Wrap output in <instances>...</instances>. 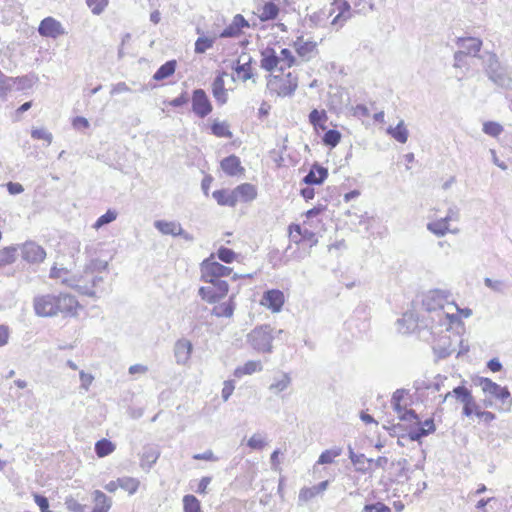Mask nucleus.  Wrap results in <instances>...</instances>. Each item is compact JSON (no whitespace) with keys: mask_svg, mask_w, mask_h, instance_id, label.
I'll use <instances>...</instances> for the list:
<instances>
[{"mask_svg":"<svg viewBox=\"0 0 512 512\" xmlns=\"http://www.w3.org/2000/svg\"><path fill=\"white\" fill-rule=\"evenodd\" d=\"M78 306L76 298L66 293L39 295L33 300L34 311L40 317H53L58 314L73 316Z\"/></svg>","mask_w":512,"mask_h":512,"instance_id":"nucleus-1","label":"nucleus"},{"mask_svg":"<svg viewBox=\"0 0 512 512\" xmlns=\"http://www.w3.org/2000/svg\"><path fill=\"white\" fill-rule=\"evenodd\" d=\"M449 297V292L445 290H431L423 298L422 304L426 311L437 312V316L439 317L440 322L442 316H445L452 321L455 316H450V312L444 311L445 306L450 304Z\"/></svg>","mask_w":512,"mask_h":512,"instance_id":"nucleus-2","label":"nucleus"},{"mask_svg":"<svg viewBox=\"0 0 512 512\" xmlns=\"http://www.w3.org/2000/svg\"><path fill=\"white\" fill-rule=\"evenodd\" d=\"M272 328L270 325H261L255 327L247 334V343L257 352H272Z\"/></svg>","mask_w":512,"mask_h":512,"instance_id":"nucleus-3","label":"nucleus"},{"mask_svg":"<svg viewBox=\"0 0 512 512\" xmlns=\"http://www.w3.org/2000/svg\"><path fill=\"white\" fill-rule=\"evenodd\" d=\"M478 385L485 394H489L501 402L502 410L509 411L511 409L512 397L507 387H502L491 379L484 377L479 378Z\"/></svg>","mask_w":512,"mask_h":512,"instance_id":"nucleus-4","label":"nucleus"},{"mask_svg":"<svg viewBox=\"0 0 512 512\" xmlns=\"http://www.w3.org/2000/svg\"><path fill=\"white\" fill-rule=\"evenodd\" d=\"M232 269L214 260L213 255L201 263V278L205 282H215L221 277L228 276Z\"/></svg>","mask_w":512,"mask_h":512,"instance_id":"nucleus-5","label":"nucleus"},{"mask_svg":"<svg viewBox=\"0 0 512 512\" xmlns=\"http://www.w3.org/2000/svg\"><path fill=\"white\" fill-rule=\"evenodd\" d=\"M154 227L164 235L180 236L188 242L194 240L193 235L183 230L181 224L176 221L157 220Z\"/></svg>","mask_w":512,"mask_h":512,"instance_id":"nucleus-6","label":"nucleus"},{"mask_svg":"<svg viewBox=\"0 0 512 512\" xmlns=\"http://www.w3.org/2000/svg\"><path fill=\"white\" fill-rule=\"evenodd\" d=\"M192 110L200 118H204L211 113L212 104L203 89H195L193 91Z\"/></svg>","mask_w":512,"mask_h":512,"instance_id":"nucleus-7","label":"nucleus"},{"mask_svg":"<svg viewBox=\"0 0 512 512\" xmlns=\"http://www.w3.org/2000/svg\"><path fill=\"white\" fill-rule=\"evenodd\" d=\"M38 32L43 37L57 38L65 34L62 24L53 17L44 18L38 27Z\"/></svg>","mask_w":512,"mask_h":512,"instance_id":"nucleus-8","label":"nucleus"},{"mask_svg":"<svg viewBox=\"0 0 512 512\" xmlns=\"http://www.w3.org/2000/svg\"><path fill=\"white\" fill-rule=\"evenodd\" d=\"M22 258L29 263L42 262L46 257L45 250L35 242H26L21 248Z\"/></svg>","mask_w":512,"mask_h":512,"instance_id":"nucleus-9","label":"nucleus"},{"mask_svg":"<svg viewBox=\"0 0 512 512\" xmlns=\"http://www.w3.org/2000/svg\"><path fill=\"white\" fill-rule=\"evenodd\" d=\"M495 85L506 90V97H512V77L504 68L500 70H491L488 77Z\"/></svg>","mask_w":512,"mask_h":512,"instance_id":"nucleus-10","label":"nucleus"},{"mask_svg":"<svg viewBox=\"0 0 512 512\" xmlns=\"http://www.w3.org/2000/svg\"><path fill=\"white\" fill-rule=\"evenodd\" d=\"M262 304L267 306L272 312H279L284 304V294L277 289L268 290L264 293Z\"/></svg>","mask_w":512,"mask_h":512,"instance_id":"nucleus-11","label":"nucleus"},{"mask_svg":"<svg viewBox=\"0 0 512 512\" xmlns=\"http://www.w3.org/2000/svg\"><path fill=\"white\" fill-rule=\"evenodd\" d=\"M192 349L193 345L189 340L182 338L176 341L174 345V356L176 362L181 365L186 364L191 357Z\"/></svg>","mask_w":512,"mask_h":512,"instance_id":"nucleus-12","label":"nucleus"},{"mask_svg":"<svg viewBox=\"0 0 512 512\" xmlns=\"http://www.w3.org/2000/svg\"><path fill=\"white\" fill-rule=\"evenodd\" d=\"M246 27H249L248 21L241 14H237L234 16L232 22L220 33V37H237L241 34L242 29Z\"/></svg>","mask_w":512,"mask_h":512,"instance_id":"nucleus-13","label":"nucleus"},{"mask_svg":"<svg viewBox=\"0 0 512 512\" xmlns=\"http://www.w3.org/2000/svg\"><path fill=\"white\" fill-rule=\"evenodd\" d=\"M328 176V170L323 166L314 164L310 171L304 176L303 182L308 185H320Z\"/></svg>","mask_w":512,"mask_h":512,"instance_id":"nucleus-14","label":"nucleus"},{"mask_svg":"<svg viewBox=\"0 0 512 512\" xmlns=\"http://www.w3.org/2000/svg\"><path fill=\"white\" fill-rule=\"evenodd\" d=\"M225 72L218 74L212 83V93L214 98L219 104H225L227 102V90L225 89L224 76Z\"/></svg>","mask_w":512,"mask_h":512,"instance_id":"nucleus-15","label":"nucleus"},{"mask_svg":"<svg viewBox=\"0 0 512 512\" xmlns=\"http://www.w3.org/2000/svg\"><path fill=\"white\" fill-rule=\"evenodd\" d=\"M261 68L268 72L279 69V59L273 48H265L261 51Z\"/></svg>","mask_w":512,"mask_h":512,"instance_id":"nucleus-16","label":"nucleus"},{"mask_svg":"<svg viewBox=\"0 0 512 512\" xmlns=\"http://www.w3.org/2000/svg\"><path fill=\"white\" fill-rule=\"evenodd\" d=\"M457 45L467 55L476 56L478 52L481 50L482 41L474 37H463L457 39Z\"/></svg>","mask_w":512,"mask_h":512,"instance_id":"nucleus-17","label":"nucleus"},{"mask_svg":"<svg viewBox=\"0 0 512 512\" xmlns=\"http://www.w3.org/2000/svg\"><path fill=\"white\" fill-rule=\"evenodd\" d=\"M329 481L325 480L313 487H304L300 490L298 499L300 502H308L318 494L327 490Z\"/></svg>","mask_w":512,"mask_h":512,"instance_id":"nucleus-18","label":"nucleus"},{"mask_svg":"<svg viewBox=\"0 0 512 512\" xmlns=\"http://www.w3.org/2000/svg\"><path fill=\"white\" fill-rule=\"evenodd\" d=\"M433 352L439 359H444L455 352V348L451 346L449 336H441L433 345Z\"/></svg>","mask_w":512,"mask_h":512,"instance_id":"nucleus-19","label":"nucleus"},{"mask_svg":"<svg viewBox=\"0 0 512 512\" xmlns=\"http://www.w3.org/2000/svg\"><path fill=\"white\" fill-rule=\"evenodd\" d=\"M221 168L229 176H236L244 170L243 167H241L239 157L236 155L225 157L221 161Z\"/></svg>","mask_w":512,"mask_h":512,"instance_id":"nucleus-20","label":"nucleus"},{"mask_svg":"<svg viewBox=\"0 0 512 512\" xmlns=\"http://www.w3.org/2000/svg\"><path fill=\"white\" fill-rule=\"evenodd\" d=\"M292 379L286 372H281L279 376L273 378V382L269 385L268 389L273 394H279L285 391L291 385Z\"/></svg>","mask_w":512,"mask_h":512,"instance_id":"nucleus-21","label":"nucleus"},{"mask_svg":"<svg viewBox=\"0 0 512 512\" xmlns=\"http://www.w3.org/2000/svg\"><path fill=\"white\" fill-rule=\"evenodd\" d=\"M251 62L252 58L249 55L243 53L239 56L237 65L233 68L236 71V73H243V81H247L251 79L253 76L251 72Z\"/></svg>","mask_w":512,"mask_h":512,"instance_id":"nucleus-22","label":"nucleus"},{"mask_svg":"<svg viewBox=\"0 0 512 512\" xmlns=\"http://www.w3.org/2000/svg\"><path fill=\"white\" fill-rule=\"evenodd\" d=\"M234 193L238 201L248 202L255 199L257 192L252 184L244 183L234 189Z\"/></svg>","mask_w":512,"mask_h":512,"instance_id":"nucleus-23","label":"nucleus"},{"mask_svg":"<svg viewBox=\"0 0 512 512\" xmlns=\"http://www.w3.org/2000/svg\"><path fill=\"white\" fill-rule=\"evenodd\" d=\"M212 196L216 200V202L221 206L234 207L237 204V199L234 190H216L213 192Z\"/></svg>","mask_w":512,"mask_h":512,"instance_id":"nucleus-24","label":"nucleus"},{"mask_svg":"<svg viewBox=\"0 0 512 512\" xmlns=\"http://www.w3.org/2000/svg\"><path fill=\"white\" fill-rule=\"evenodd\" d=\"M234 296H231L227 302L220 303L213 307L211 314L216 317L230 318L235 310Z\"/></svg>","mask_w":512,"mask_h":512,"instance_id":"nucleus-25","label":"nucleus"},{"mask_svg":"<svg viewBox=\"0 0 512 512\" xmlns=\"http://www.w3.org/2000/svg\"><path fill=\"white\" fill-rule=\"evenodd\" d=\"M94 508L97 512H108L112 506V499L106 496L102 491L93 492Z\"/></svg>","mask_w":512,"mask_h":512,"instance_id":"nucleus-26","label":"nucleus"},{"mask_svg":"<svg viewBox=\"0 0 512 512\" xmlns=\"http://www.w3.org/2000/svg\"><path fill=\"white\" fill-rule=\"evenodd\" d=\"M160 451L153 446L144 447L141 455V466L150 469L158 460Z\"/></svg>","mask_w":512,"mask_h":512,"instance_id":"nucleus-27","label":"nucleus"},{"mask_svg":"<svg viewBox=\"0 0 512 512\" xmlns=\"http://www.w3.org/2000/svg\"><path fill=\"white\" fill-rule=\"evenodd\" d=\"M62 283L77 290L79 293L83 295H87L89 297L95 296V291L92 285L88 284H80L79 280L75 278H63Z\"/></svg>","mask_w":512,"mask_h":512,"instance_id":"nucleus-28","label":"nucleus"},{"mask_svg":"<svg viewBox=\"0 0 512 512\" xmlns=\"http://www.w3.org/2000/svg\"><path fill=\"white\" fill-rule=\"evenodd\" d=\"M349 459L356 466V471L365 473L367 471L366 463L373 462L372 459H368L364 454H356L353 448L348 446Z\"/></svg>","mask_w":512,"mask_h":512,"instance_id":"nucleus-29","label":"nucleus"},{"mask_svg":"<svg viewBox=\"0 0 512 512\" xmlns=\"http://www.w3.org/2000/svg\"><path fill=\"white\" fill-rule=\"evenodd\" d=\"M294 47L301 57L309 59L316 49V43L313 41H304L303 38L300 37L294 42Z\"/></svg>","mask_w":512,"mask_h":512,"instance_id":"nucleus-30","label":"nucleus"},{"mask_svg":"<svg viewBox=\"0 0 512 512\" xmlns=\"http://www.w3.org/2000/svg\"><path fill=\"white\" fill-rule=\"evenodd\" d=\"M387 133L396 141L402 144L407 142L409 136V132L405 127L403 120H401L396 127H388Z\"/></svg>","mask_w":512,"mask_h":512,"instance_id":"nucleus-31","label":"nucleus"},{"mask_svg":"<svg viewBox=\"0 0 512 512\" xmlns=\"http://www.w3.org/2000/svg\"><path fill=\"white\" fill-rule=\"evenodd\" d=\"M176 60H169L161 65L153 75V79L156 81L164 80L174 74L176 69Z\"/></svg>","mask_w":512,"mask_h":512,"instance_id":"nucleus-32","label":"nucleus"},{"mask_svg":"<svg viewBox=\"0 0 512 512\" xmlns=\"http://www.w3.org/2000/svg\"><path fill=\"white\" fill-rule=\"evenodd\" d=\"M262 369L263 366L260 361L250 360L247 361L243 366L236 368L234 374L236 377H241L243 375H251L255 372H260Z\"/></svg>","mask_w":512,"mask_h":512,"instance_id":"nucleus-33","label":"nucleus"},{"mask_svg":"<svg viewBox=\"0 0 512 512\" xmlns=\"http://www.w3.org/2000/svg\"><path fill=\"white\" fill-rule=\"evenodd\" d=\"M15 81V89L18 91L31 89L39 78L35 73H30L22 77L13 78Z\"/></svg>","mask_w":512,"mask_h":512,"instance_id":"nucleus-34","label":"nucleus"},{"mask_svg":"<svg viewBox=\"0 0 512 512\" xmlns=\"http://www.w3.org/2000/svg\"><path fill=\"white\" fill-rule=\"evenodd\" d=\"M451 396L456 397V399H458L461 403L471 401L473 398L470 390H468L465 386H458L452 391L446 393L443 401H446Z\"/></svg>","mask_w":512,"mask_h":512,"instance_id":"nucleus-35","label":"nucleus"},{"mask_svg":"<svg viewBox=\"0 0 512 512\" xmlns=\"http://www.w3.org/2000/svg\"><path fill=\"white\" fill-rule=\"evenodd\" d=\"M115 444L108 439H101L95 444V453L98 457H105L115 450Z\"/></svg>","mask_w":512,"mask_h":512,"instance_id":"nucleus-36","label":"nucleus"},{"mask_svg":"<svg viewBox=\"0 0 512 512\" xmlns=\"http://www.w3.org/2000/svg\"><path fill=\"white\" fill-rule=\"evenodd\" d=\"M119 487L127 491L130 495L137 492L140 481L133 477H122L118 478Z\"/></svg>","mask_w":512,"mask_h":512,"instance_id":"nucleus-37","label":"nucleus"},{"mask_svg":"<svg viewBox=\"0 0 512 512\" xmlns=\"http://www.w3.org/2000/svg\"><path fill=\"white\" fill-rule=\"evenodd\" d=\"M427 229L436 236H444L447 232H449L448 221L447 219L442 218L440 220L428 223Z\"/></svg>","mask_w":512,"mask_h":512,"instance_id":"nucleus-38","label":"nucleus"},{"mask_svg":"<svg viewBox=\"0 0 512 512\" xmlns=\"http://www.w3.org/2000/svg\"><path fill=\"white\" fill-rule=\"evenodd\" d=\"M211 131L217 137L232 138L233 136L229 129V124L225 121H214L211 126Z\"/></svg>","mask_w":512,"mask_h":512,"instance_id":"nucleus-39","label":"nucleus"},{"mask_svg":"<svg viewBox=\"0 0 512 512\" xmlns=\"http://www.w3.org/2000/svg\"><path fill=\"white\" fill-rule=\"evenodd\" d=\"M327 120V115L325 111H318L317 109H313L309 114V121L315 128L326 129L325 122Z\"/></svg>","mask_w":512,"mask_h":512,"instance_id":"nucleus-40","label":"nucleus"},{"mask_svg":"<svg viewBox=\"0 0 512 512\" xmlns=\"http://www.w3.org/2000/svg\"><path fill=\"white\" fill-rule=\"evenodd\" d=\"M267 445V437L263 433H254L247 441V446L253 450H262Z\"/></svg>","mask_w":512,"mask_h":512,"instance_id":"nucleus-41","label":"nucleus"},{"mask_svg":"<svg viewBox=\"0 0 512 512\" xmlns=\"http://www.w3.org/2000/svg\"><path fill=\"white\" fill-rule=\"evenodd\" d=\"M279 59V70L284 71L286 68H290L294 62L295 58L292 55L291 51L287 48H284L280 51V55H277Z\"/></svg>","mask_w":512,"mask_h":512,"instance_id":"nucleus-42","label":"nucleus"},{"mask_svg":"<svg viewBox=\"0 0 512 512\" xmlns=\"http://www.w3.org/2000/svg\"><path fill=\"white\" fill-rule=\"evenodd\" d=\"M279 9L273 2L265 3L262 7L260 18L263 21L273 20L278 16Z\"/></svg>","mask_w":512,"mask_h":512,"instance_id":"nucleus-43","label":"nucleus"},{"mask_svg":"<svg viewBox=\"0 0 512 512\" xmlns=\"http://www.w3.org/2000/svg\"><path fill=\"white\" fill-rule=\"evenodd\" d=\"M341 453H342L341 448H332V449L325 450L320 454L317 464H321V465L330 464L334 461V459L336 457L340 456Z\"/></svg>","mask_w":512,"mask_h":512,"instance_id":"nucleus-44","label":"nucleus"},{"mask_svg":"<svg viewBox=\"0 0 512 512\" xmlns=\"http://www.w3.org/2000/svg\"><path fill=\"white\" fill-rule=\"evenodd\" d=\"M184 512H202L199 500L194 495L183 497Z\"/></svg>","mask_w":512,"mask_h":512,"instance_id":"nucleus-45","label":"nucleus"},{"mask_svg":"<svg viewBox=\"0 0 512 512\" xmlns=\"http://www.w3.org/2000/svg\"><path fill=\"white\" fill-rule=\"evenodd\" d=\"M340 139V132L335 129H330L324 134L322 141L326 146L334 148L335 146L338 145Z\"/></svg>","mask_w":512,"mask_h":512,"instance_id":"nucleus-46","label":"nucleus"},{"mask_svg":"<svg viewBox=\"0 0 512 512\" xmlns=\"http://www.w3.org/2000/svg\"><path fill=\"white\" fill-rule=\"evenodd\" d=\"M16 259V248L15 247H5L0 250V267L11 264Z\"/></svg>","mask_w":512,"mask_h":512,"instance_id":"nucleus-47","label":"nucleus"},{"mask_svg":"<svg viewBox=\"0 0 512 512\" xmlns=\"http://www.w3.org/2000/svg\"><path fill=\"white\" fill-rule=\"evenodd\" d=\"M15 88V81L12 77H7L3 74L0 75V97L4 98L7 96L8 91Z\"/></svg>","mask_w":512,"mask_h":512,"instance_id":"nucleus-48","label":"nucleus"},{"mask_svg":"<svg viewBox=\"0 0 512 512\" xmlns=\"http://www.w3.org/2000/svg\"><path fill=\"white\" fill-rule=\"evenodd\" d=\"M116 218H117V212L115 210L109 209L105 214H103L96 220L93 227L95 229H99L102 226L113 222Z\"/></svg>","mask_w":512,"mask_h":512,"instance_id":"nucleus-49","label":"nucleus"},{"mask_svg":"<svg viewBox=\"0 0 512 512\" xmlns=\"http://www.w3.org/2000/svg\"><path fill=\"white\" fill-rule=\"evenodd\" d=\"M503 131V127L494 121H488L483 124V132L492 137H498Z\"/></svg>","mask_w":512,"mask_h":512,"instance_id":"nucleus-50","label":"nucleus"},{"mask_svg":"<svg viewBox=\"0 0 512 512\" xmlns=\"http://www.w3.org/2000/svg\"><path fill=\"white\" fill-rule=\"evenodd\" d=\"M199 295L203 300L207 301L208 303H216L217 301H219L215 288H213L212 286L200 287Z\"/></svg>","mask_w":512,"mask_h":512,"instance_id":"nucleus-51","label":"nucleus"},{"mask_svg":"<svg viewBox=\"0 0 512 512\" xmlns=\"http://www.w3.org/2000/svg\"><path fill=\"white\" fill-rule=\"evenodd\" d=\"M31 137L37 140H44L48 145L52 143L53 135L45 128H34L31 131Z\"/></svg>","mask_w":512,"mask_h":512,"instance_id":"nucleus-52","label":"nucleus"},{"mask_svg":"<svg viewBox=\"0 0 512 512\" xmlns=\"http://www.w3.org/2000/svg\"><path fill=\"white\" fill-rule=\"evenodd\" d=\"M214 41L207 37H199L195 42V52L198 54L206 52L213 46Z\"/></svg>","mask_w":512,"mask_h":512,"instance_id":"nucleus-53","label":"nucleus"},{"mask_svg":"<svg viewBox=\"0 0 512 512\" xmlns=\"http://www.w3.org/2000/svg\"><path fill=\"white\" fill-rule=\"evenodd\" d=\"M213 286V288H215V291H216V294L220 299L224 298L228 291H229V285L226 281L224 280H221V279H218L216 280L215 282H210Z\"/></svg>","mask_w":512,"mask_h":512,"instance_id":"nucleus-54","label":"nucleus"},{"mask_svg":"<svg viewBox=\"0 0 512 512\" xmlns=\"http://www.w3.org/2000/svg\"><path fill=\"white\" fill-rule=\"evenodd\" d=\"M235 256V252L230 248L220 247L217 251V257L224 263H231Z\"/></svg>","mask_w":512,"mask_h":512,"instance_id":"nucleus-55","label":"nucleus"},{"mask_svg":"<svg viewBox=\"0 0 512 512\" xmlns=\"http://www.w3.org/2000/svg\"><path fill=\"white\" fill-rule=\"evenodd\" d=\"M86 3L91 8L93 14L99 15L108 5V0H86Z\"/></svg>","mask_w":512,"mask_h":512,"instance_id":"nucleus-56","label":"nucleus"},{"mask_svg":"<svg viewBox=\"0 0 512 512\" xmlns=\"http://www.w3.org/2000/svg\"><path fill=\"white\" fill-rule=\"evenodd\" d=\"M484 284L490 288L491 290L497 293H504L505 291V283L502 280H493L491 278L486 277L484 279Z\"/></svg>","mask_w":512,"mask_h":512,"instance_id":"nucleus-57","label":"nucleus"},{"mask_svg":"<svg viewBox=\"0 0 512 512\" xmlns=\"http://www.w3.org/2000/svg\"><path fill=\"white\" fill-rule=\"evenodd\" d=\"M363 512H391V509L382 502H376L365 505Z\"/></svg>","mask_w":512,"mask_h":512,"instance_id":"nucleus-58","label":"nucleus"},{"mask_svg":"<svg viewBox=\"0 0 512 512\" xmlns=\"http://www.w3.org/2000/svg\"><path fill=\"white\" fill-rule=\"evenodd\" d=\"M34 501L39 506L41 512H52L49 510V502L45 496L34 494Z\"/></svg>","mask_w":512,"mask_h":512,"instance_id":"nucleus-59","label":"nucleus"},{"mask_svg":"<svg viewBox=\"0 0 512 512\" xmlns=\"http://www.w3.org/2000/svg\"><path fill=\"white\" fill-rule=\"evenodd\" d=\"M399 419L401 421H406V422H412V421H416L418 424H420V421H419V418L416 414V412L412 409H406L404 410L400 415H399Z\"/></svg>","mask_w":512,"mask_h":512,"instance_id":"nucleus-60","label":"nucleus"},{"mask_svg":"<svg viewBox=\"0 0 512 512\" xmlns=\"http://www.w3.org/2000/svg\"><path fill=\"white\" fill-rule=\"evenodd\" d=\"M68 275L69 272L65 268H57L54 266L50 270V278L59 279L61 282L63 278H69Z\"/></svg>","mask_w":512,"mask_h":512,"instance_id":"nucleus-61","label":"nucleus"},{"mask_svg":"<svg viewBox=\"0 0 512 512\" xmlns=\"http://www.w3.org/2000/svg\"><path fill=\"white\" fill-rule=\"evenodd\" d=\"M486 63H487L486 72H487L488 77H489V73L492 69L500 70L502 68V67H500V64H499V61H498L496 55L493 53L489 54V57H488Z\"/></svg>","mask_w":512,"mask_h":512,"instance_id":"nucleus-62","label":"nucleus"},{"mask_svg":"<svg viewBox=\"0 0 512 512\" xmlns=\"http://www.w3.org/2000/svg\"><path fill=\"white\" fill-rule=\"evenodd\" d=\"M476 410H479V409H478V405L476 404L474 398H472L471 401L463 403V414L465 416L469 417L473 413L476 414Z\"/></svg>","mask_w":512,"mask_h":512,"instance_id":"nucleus-63","label":"nucleus"},{"mask_svg":"<svg viewBox=\"0 0 512 512\" xmlns=\"http://www.w3.org/2000/svg\"><path fill=\"white\" fill-rule=\"evenodd\" d=\"M234 385H233V382L232 381H225L224 382V385H223V388H222V392H221V396H222V399L224 401H227L230 396L232 395L233 391H234Z\"/></svg>","mask_w":512,"mask_h":512,"instance_id":"nucleus-64","label":"nucleus"}]
</instances>
